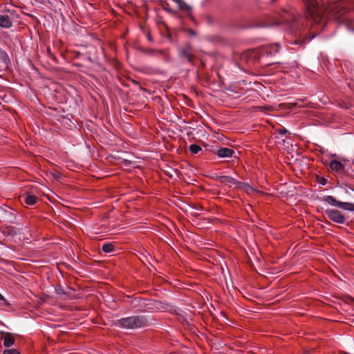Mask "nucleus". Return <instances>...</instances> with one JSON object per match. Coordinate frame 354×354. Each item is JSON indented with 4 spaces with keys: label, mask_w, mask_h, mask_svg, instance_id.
<instances>
[{
    "label": "nucleus",
    "mask_w": 354,
    "mask_h": 354,
    "mask_svg": "<svg viewBox=\"0 0 354 354\" xmlns=\"http://www.w3.org/2000/svg\"><path fill=\"white\" fill-rule=\"evenodd\" d=\"M306 17H299L283 8L274 11V19L271 26H280L295 38L290 42L302 45L310 41L317 35V30H323L329 20L337 21L347 32L354 34V10L339 0H316L305 2Z\"/></svg>",
    "instance_id": "1"
},
{
    "label": "nucleus",
    "mask_w": 354,
    "mask_h": 354,
    "mask_svg": "<svg viewBox=\"0 0 354 354\" xmlns=\"http://www.w3.org/2000/svg\"><path fill=\"white\" fill-rule=\"evenodd\" d=\"M188 32L192 36H196V35H197L196 32L195 30H192V29H189L188 30Z\"/></svg>",
    "instance_id": "25"
},
{
    "label": "nucleus",
    "mask_w": 354,
    "mask_h": 354,
    "mask_svg": "<svg viewBox=\"0 0 354 354\" xmlns=\"http://www.w3.org/2000/svg\"><path fill=\"white\" fill-rule=\"evenodd\" d=\"M165 10L168 12H170V13H173V14H176V12L173 10L172 9L169 8H165Z\"/></svg>",
    "instance_id": "26"
},
{
    "label": "nucleus",
    "mask_w": 354,
    "mask_h": 354,
    "mask_svg": "<svg viewBox=\"0 0 354 354\" xmlns=\"http://www.w3.org/2000/svg\"><path fill=\"white\" fill-rule=\"evenodd\" d=\"M223 183L227 185L229 187H232L233 186L239 188H241L245 189L246 192H249L250 190H252V188L248 185L243 184L240 182L236 181L234 178L227 176H224L223 178Z\"/></svg>",
    "instance_id": "5"
},
{
    "label": "nucleus",
    "mask_w": 354,
    "mask_h": 354,
    "mask_svg": "<svg viewBox=\"0 0 354 354\" xmlns=\"http://www.w3.org/2000/svg\"><path fill=\"white\" fill-rule=\"evenodd\" d=\"M12 26V21L10 16L8 14L0 15V27L3 28H10Z\"/></svg>",
    "instance_id": "9"
},
{
    "label": "nucleus",
    "mask_w": 354,
    "mask_h": 354,
    "mask_svg": "<svg viewBox=\"0 0 354 354\" xmlns=\"http://www.w3.org/2000/svg\"><path fill=\"white\" fill-rule=\"evenodd\" d=\"M138 50L146 54V55H150V56L155 55L156 54H163L162 50H156L155 49H153V48H145L142 47H140V48H138Z\"/></svg>",
    "instance_id": "13"
},
{
    "label": "nucleus",
    "mask_w": 354,
    "mask_h": 354,
    "mask_svg": "<svg viewBox=\"0 0 354 354\" xmlns=\"http://www.w3.org/2000/svg\"><path fill=\"white\" fill-rule=\"evenodd\" d=\"M326 155H330V156H333V155H337L336 153H327Z\"/></svg>",
    "instance_id": "33"
},
{
    "label": "nucleus",
    "mask_w": 354,
    "mask_h": 354,
    "mask_svg": "<svg viewBox=\"0 0 354 354\" xmlns=\"http://www.w3.org/2000/svg\"><path fill=\"white\" fill-rule=\"evenodd\" d=\"M179 56L181 58L185 59L187 60L188 62L190 64L194 63V58L184 48H180L178 50Z\"/></svg>",
    "instance_id": "12"
},
{
    "label": "nucleus",
    "mask_w": 354,
    "mask_h": 354,
    "mask_svg": "<svg viewBox=\"0 0 354 354\" xmlns=\"http://www.w3.org/2000/svg\"><path fill=\"white\" fill-rule=\"evenodd\" d=\"M88 60L90 62H93V59L91 57H88Z\"/></svg>",
    "instance_id": "32"
},
{
    "label": "nucleus",
    "mask_w": 354,
    "mask_h": 354,
    "mask_svg": "<svg viewBox=\"0 0 354 354\" xmlns=\"http://www.w3.org/2000/svg\"><path fill=\"white\" fill-rule=\"evenodd\" d=\"M37 199L38 198L36 196L28 194L25 196L24 201L28 205H33L36 203Z\"/></svg>",
    "instance_id": "16"
},
{
    "label": "nucleus",
    "mask_w": 354,
    "mask_h": 354,
    "mask_svg": "<svg viewBox=\"0 0 354 354\" xmlns=\"http://www.w3.org/2000/svg\"><path fill=\"white\" fill-rule=\"evenodd\" d=\"M326 183V180L324 178H322V180L320 181V183H322V185H325Z\"/></svg>",
    "instance_id": "30"
},
{
    "label": "nucleus",
    "mask_w": 354,
    "mask_h": 354,
    "mask_svg": "<svg viewBox=\"0 0 354 354\" xmlns=\"http://www.w3.org/2000/svg\"><path fill=\"white\" fill-rule=\"evenodd\" d=\"M114 246L112 243H105L102 245V250L106 253H110L113 251Z\"/></svg>",
    "instance_id": "18"
},
{
    "label": "nucleus",
    "mask_w": 354,
    "mask_h": 354,
    "mask_svg": "<svg viewBox=\"0 0 354 354\" xmlns=\"http://www.w3.org/2000/svg\"><path fill=\"white\" fill-rule=\"evenodd\" d=\"M234 86H225V90L226 91H230V92H233L234 93H238V92H236L234 89Z\"/></svg>",
    "instance_id": "22"
},
{
    "label": "nucleus",
    "mask_w": 354,
    "mask_h": 354,
    "mask_svg": "<svg viewBox=\"0 0 354 354\" xmlns=\"http://www.w3.org/2000/svg\"><path fill=\"white\" fill-rule=\"evenodd\" d=\"M2 212V209L1 207H0V213Z\"/></svg>",
    "instance_id": "36"
},
{
    "label": "nucleus",
    "mask_w": 354,
    "mask_h": 354,
    "mask_svg": "<svg viewBox=\"0 0 354 354\" xmlns=\"http://www.w3.org/2000/svg\"><path fill=\"white\" fill-rule=\"evenodd\" d=\"M323 201L326 202L329 205L342 208L346 210L354 211V205L349 203H344L337 201L333 196H326L323 198Z\"/></svg>",
    "instance_id": "4"
},
{
    "label": "nucleus",
    "mask_w": 354,
    "mask_h": 354,
    "mask_svg": "<svg viewBox=\"0 0 354 354\" xmlns=\"http://www.w3.org/2000/svg\"><path fill=\"white\" fill-rule=\"evenodd\" d=\"M328 217L337 223H343L345 221L344 216L336 209H329L326 212Z\"/></svg>",
    "instance_id": "8"
},
{
    "label": "nucleus",
    "mask_w": 354,
    "mask_h": 354,
    "mask_svg": "<svg viewBox=\"0 0 354 354\" xmlns=\"http://www.w3.org/2000/svg\"><path fill=\"white\" fill-rule=\"evenodd\" d=\"M189 150L193 154H196L199 151H203L202 148L196 144L190 145L189 147Z\"/></svg>",
    "instance_id": "17"
},
{
    "label": "nucleus",
    "mask_w": 354,
    "mask_h": 354,
    "mask_svg": "<svg viewBox=\"0 0 354 354\" xmlns=\"http://www.w3.org/2000/svg\"><path fill=\"white\" fill-rule=\"evenodd\" d=\"M3 354H20L16 349H6L3 351Z\"/></svg>",
    "instance_id": "19"
},
{
    "label": "nucleus",
    "mask_w": 354,
    "mask_h": 354,
    "mask_svg": "<svg viewBox=\"0 0 354 354\" xmlns=\"http://www.w3.org/2000/svg\"><path fill=\"white\" fill-rule=\"evenodd\" d=\"M266 1L267 3L270 4V5H274L276 3H277L279 0H266Z\"/></svg>",
    "instance_id": "24"
},
{
    "label": "nucleus",
    "mask_w": 354,
    "mask_h": 354,
    "mask_svg": "<svg viewBox=\"0 0 354 354\" xmlns=\"http://www.w3.org/2000/svg\"><path fill=\"white\" fill-rule=\"evenodd\" d=\"M280 48L281 44L279 43L270 44L261 51L259 57L273 56L279 51Z\"/></svg>",
    "instance_id": "6"
},
{
    "label": "nucleus",
    "mask_w": 354,
    "mask_h": 354,
    "mask_svg": "<svg viewBox=\"0 0 354 354\" xmlns=\"http://www.w3.org/2000/svg\"><path fill=\"white\" fill-rule=\"evenodd\" d=\"M4 67L6 69L12 68V62L8 53L0 47V68Z\"/></svg>",
    "instance_id": "7"
},
{
    "label": "nucleus",
    "mask_w": 354,
    "mask_h": 354,
    "mask_svg": "<svg viewBox=\"0 0 354 354\" xmlns=\"http://www.w3.org/2000/svg\"><path fill=\"white\" fill-rule=\"evenodd\" d=\"M204 148L205 152H210L213 155H242L243 153L242 151L235 147L229 148L218 146L217 145L215 146L206 145Z\"/></svg>",
    "instance_id": "3"
},
{
    "label": "nucleus",
    "mask_w": 354,
    "mask_h": 354,
    "mask_svg": "<svg viewBox=\"0 0 354 354\" xmlns=\"http://www.w3.org/2000/svg\"><path fill=\"white\" fill-rule=\"evenodd\" d=\"M277 132L279 135V136H277V138H279V139L281 138V140H283L284 145L286 143H287L288 145L289 142L288 141H286V140L283 138V136H285L287 133L290 134L289 131L286 128H285V127H281L280 129H278L277 130Z\"/></svg>",
    "instance_id": "15"
},
{
    "label": "nucleus",
    "mask_w": 354,
    "mask_h": 354,
    "mask_svg": "<svg viewBox=\"0 0 354 354\" xmlns=\"http://www.w3.org/2000/svg\"><path fill=\"white\" fill-rule=\"evenodd\" d=\"M287 148H288V153H290V151H289V148H290L292 151H294V150L295 149H296V152H295L296 155L297 156L301 155V153L298 151V149L296 146L293 147L292 145H290V147L288 146Z\"/></svg>",
    "instance_id": "21"
},
{
    "label": "nucleus",
    "mask_w": 354,
    "mask_h": 354,
    "mask_svg": "<svg viewBox=\"0 0 354 354\" xmlns=\"http://www.w3.org/2000/svg\"><path fill=\"white\" fill-rule=\"evenodd\" d=\"M147 319L142 315L131 316L118 321L117 325L122 328L135 329L146 326Z\"/></svg>",
    "instance_id": "2"
},
{
    "label": "nucleus",
    "mask_w": 354,
    "mask_h": 354,
    "mask_svg": "<svg viewBox=\"0 0 354 354\" xmlns=\"http://www.w3.org/2000/svg\"><path fill=\"white\" fill-rule=\"evenodd\" d=\"M15 344V338L10 333H6L3 337V345L5 347H10Z\"/></svg>",
    "instance_id": "14"
},
{
    "label": "nucleus",
    "mask_w": 354,
    "mask_h": 354,
    "mask_svg": "<svg viewBox=\"0 0 354 354\" xmlns=\"http://www.w3.org/2000/svg\"><path fill=\"white\" fill-rule=\"evenodd\" d=\"M319 148H320L319 151L322 154H324L325 153H326V151L324 149V148H322V147H319Z\"/></svg>",
    "instance_id": "28"
},
{
    "label": "nucleus",
    "mask_w": 354,
    "mask_h": 354,
    "mask_svg": "<svg viewBox=\"0 0 354 354\" xmlns=\"http://www.w3.org/2000/svg\"><path fill=\"white\" fill-rule=\"evenodd\" d=\"M330 168L335 171H342L345 168V164L338 161V160H332L330 162Z\"/></svg>",
    "instance_id": "11"
},
{
    "label": "nucleus",
    "mask_w": 354,
    "mask_h": 354,
    "mask_svg": "<svg viewBox=\"0 0 354 354\" xmlns=\"http://www.w3.org/2000/svg\"><path fill=\"white\" fill-rule=\"evenodd\" d=\"M115 158V160H120L121 162H124L125 165H129V164H131V162L125 160V159H123L120 156H118L117 158L115 156H113Z\"/></svg>",
    "instance_id": "20"
},
{
    "label": "nucleus",
    "mask_w": 354,
    "mask_h": 354,
    "mask_svg": "<svg viewBox=\"0 0 354 354\" xmlns=\"http://www.w3.org/2000/svg\"><path fill=\"white\" fill-rule=\"evenodd\" d=\"M147 39H148V40H149V41H152V37H151L150 35H149L147 36Z\"/></svg>",
    "instance_id": "31"
},
{
    "label": "nucleus",
    "mask_w": 354,
    "mask_h": 354,
    "mask_svg": "<svg viewBox=\"0 0 354 354\" xmlns=\"http://www.w3.org/2000/svg\"><path fill=\"white\" fill-rule=\"evenodd\" d=\"M227 96L230 97L234 98L230 94H228ZM234 98L236 99V97H234Z\"/></svg>",
    "instance_id": "34"
},
{
    "label": "nucleus",
    "mask_w": 354,
    "mask_h": 354,
    "mask_svg": "<svg viewBox=\"0 0 354 354\" xmlns=\"http://www.w3.org/2000/svg\"><path fill=\"white\" fill-rule=\"evenodd\" d=\"M0 300L4 301V303L7 304V301L1 294H0Z\"/></svg>",
    "instance_id": "27"
},
{
    "label": "nucleus",
    "mask_w": 354,
    "mask_h": 354,
    "mask_svg": "<svg viewBox=\"0 0 354 354\" xmlns=\"http://www.w3.org/2000/svg\"><path fill=\"white\" fill-rule=\"evenodd\" d=\"M178 6L181 11L184 12L187 15V17H189L192 20L194 21V17L191 15L192 7L190 5L183 0V1L178 5Z\"/></svg>",
    "instance_id": "10"
},
{
    "label": "nucleus",
    "mask_w": 354,
    "mask_h": 354,
    "mask_svg": "<svg viewBox=\"0 0 354 354\" xmlns=\"http://www.w3.org/2000/svg\"><path fill=\"white\" fill-rule=\"evenodd\" d=\"M140 88L143 91H146L145 89L143 88V87L140 86Z\"/></svg>",
    "instance_id": "35"
},
{
    "label": "nucleus",
    "mask_w": 354,
    "mask_h": 354,
    "mask_svg": "<svg viewBox=\"0 0 354 354\" xmlns=\"http://www.w3.org/2000/svg\"><path fill=\"white\" fill-rule=\"evenodd\" d=\"M174 2L176 3L178 5L180 4L183 0H172Z\"/></svg>",
    "instance_id": "29"
},
{
    "label": "nucleus",
    "mask_w": 354,
    "mask_h": 354,
    "mask_svg": "<svg viewBox=\"0 0 354 354\" xmlns=\"http://www.w3.org/2000/svg\"><path fill=\"white\" fill-rule=\"evenodd\" d=\"M206 21L208 24H212L214 22V19L211 16H207Z\"/></svg>",
    "instance_id": "23"
}]
</instances>
